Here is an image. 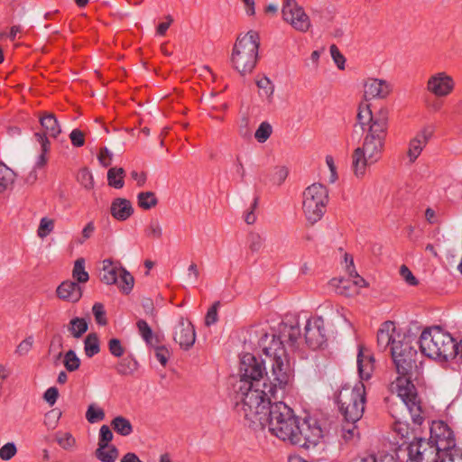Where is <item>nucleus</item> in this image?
<instances>
[{
	"mask_svg": "<svg viewBox=\"0 0 462 462\" xmlns=\"http://www.w3.org/2000/svg\"><path fill=\"white\" fill-rule=\"evenodd\" d=\"M400 274L409 285L416 286L419 283L417 278L412 274L411 270L404 264H402L400 268Z\"/></svg>",
	"mask_w": 462,
	"mask_h": 462,
	"instance_id": "57",
	"label": "nucleus"
},
{
	"mask_svg": "<svg viewBox=\"0 0 462 462\" xmlns=\"http://www.w3.org/2000/svg\"><path fill=\"white\" fill-rule=\"evenodd\" d=\"M282 17L295 30L307 32L310 27L309 16L295 0H283Z\"/></svg>",
	"mask_w": 462,
	"mask_h": 462,
	"instance_id": "11",
	"label": "nucleus"
},
{
	"mask_svg": "<svg viewBox=\"0 0 462 462\" xmlns=\"http://www.w3.org/2000/svg\"><path fill=\"white\" fill-rule=\"evenodd\" d=\"M54 441L60 448L67 450L72 449L76 445V439L73 435H56Z\"/></svg>",
	"mask_w": 462,
	"mask_h": 462,
	"instance_id": "46",
	"label": "nucleus"
},
{
	"mask_svg": "<svg viewBox=\"0 0 462 462\" xmlns=\"http://www.w3.org/2000/svg\"><path fill=\"white\" fill-rule=\"evenodd\" d=\"M391 91L389 84L382 79H369L365 83L364 97L365 100L372 98H384Z\"/></svg>",
	"mask_w": 462,
	"mask_h": 462,
	"instance_id": "19",
	"label": "nucleus"
},
{
	"mask_svg": "<svg viewBox=\"0 0 462 462\" xmlns=\"http://www.w3.org/2000/svg\"><path fill=\"white\" fill-rule=\"evenodd\" d=\"M273 133L272 125L268 122H263L255 131L254 137L259 143H264Z\"/></svg>",
	"mask_w": 462,
	"mask_h": 462,
	"instance_id": "43",
	"label": "nucleus"
},
{
	"mask_svg": "<svg viewBox=\"0 0 462 462\" xmlns=\"http://www.w3.org/2000/svg\"><path fill=\"white\" fill-rule=\"evenodd\" d=\"M374 357L364 353L363 347H359L357 355V369L362 380H369L374 370Z\"/></svg>",
	"mask_w": 462,
	"mask_h": 462,
	"instance_id": "23",
	"label": "nucleus"
},
{
	"mask_svg": "<svg viewBox=\"0 0 462 462\" xmlns=\"http://www.w3.org/2000/svg\"><path fill=\"white\" fill-rule=\"evenodd\" d=\"M258 201H259V198L255 197L254 199V202L251 206V209L245 214V221L248 225H253L256 221V217H255L254 211L258 206Z\"/></svg>",
	"mask_w": 462,
	"mask_h": 462,
	"instance_id": "62",
	"label": "nucleus"
},
{
	"mask_svg": "<svg viewBox=\"0 0 462 462\" xmlns=\"http://www.w3.org/2000/svg\"><path fill=\"white\" fill-rule=\"evenodd\" d=\"M305 342L312 350L322 349L327 346V335L324 328V319L321 317L309 319L305 325Z\"/></svg>",
	"mask_w": 462,
	"mask_h": 462,
	"instance_id": "12",
	"label": "nucleus"
},
{
	"mask_svg": "<svg viewBox=\"0 0 462 462\" xmlns=\"http://www.w3.org/2000/svg\"><path fill=\"white\" fill-rule=\"evenodd\" d=\"M34 137L36 141L41 144V154L38 156L35 162V168H43L48 162L47 153L51 149V143L45 134L35 133Z\"/></svg>",
	"mask_w": 462,
	"mask_h": 462,
	"instance_id": "26",
	"label": "nucleus"
},
{
	"mask_svg": "<svg viewBox=\"0 0 462 462\" xmlns=\"http://www.w3.org/2000/svg\"><path fill=\"white\" fill-rule=\"evenodd\" d=\"M249 249L253 253H257L263 245L264 238L257 232H250L247 236Z\"/></svg>",
	"mask_w": 462,
	"mask_h": 462,
	"instance_id": "41",
	"label": "nucleus"
},
{
	"mask_svg": "<svg viewBox=\"0 0 462 462\" xmlns=\"http://www.w3.org/2000/svg\"><path fill=\"white\" fill-rule=\"evenodd\" d=\"M63 364L69 372H74L79 368L80 359L78 357L75 351L70 349L65 354Z\"/></svg>",
	"mask_w": 462,
	"mask_h": 462,
	"instance_id": "38",
	"label": "nucleus"
},
{
	"mask_svg": "<svg viewBox=\"0 0 462 462\" xmlns=\"http://www.w3.org/2000/svg\"><path fill=\"white\" fill-rule=\"evenodd\" d=\"M69 139L73 146L81 147L85 144V134L84 133L76 128L69 134Z\"/></svg>",
	"mask_w": 462,
	"mask_h": 462,
	"instance_id": "56",
	"label": "nucleus"
},
{
	"mask_svg": "<svg viewBox=\"0 0 462 462\" xmlns=\"http://www.w3.org/2000/svg\"><path fill=\"white\" fill-rule=\"evenodd\" d=\"M56 292L60 300L76 303L82 297V287L76 282L67 280L58 286Z\"/></svg>",
	"mask_w": 462,
	"mask_h": 462,
	"instance_id": "17",
	"label": "nucleus"
},
{
	"mask_svg": "<svg viewBox=\"0 0 462 462\" xmlns=\"http://www.w3.org/2000/svg\"><path fill=\"white\" fill-rule=\"evenodd\" d=\"M268 421L269 430L272 433H325L331 430L332 422L326 418H319L316 414L307 413L301 421L294 415L293 410L282 402L270 403L266 415L263 416Z\"/></svg>",
	"mask_w": 462,
	"mask_h": 462,
	"instance_id": "3",
	"label": "nucleus"
},
{
	"mask_svg": "<svg viewBox=\"0 0 462 462\" xmlns=\"http://www.w3.org/2000/svg\"><path fill=\"white\" fill-rule=\"evenodd\" d=\"M33 345V337L29 336L23 339L16 347L15 354L18 356H25L32 349Z\"/></svg>",
	"mask_w": 462,
	"mask_h": 462,
	"instance_id": "52",
	"label": "nucleus"
},
{
	"mask_svg": "<svg viewBox=\"0 0 462 462\" xmlns=\"http://www.w3.org/2000/svg\"><path fill=\"white\" fill-rule=\"evenodd\" d=\"M265 375L267 372L264 360L251 353L243 355L239 364L240 380L236 385H246L247 390L252 386H260Z\"/></svg>",
	"mask_w": 462,
	"mask_h": 462,
	"instance_id": "10",
	"label": "nucleus"
},
{
	"mask_svg": "<svg viewBox=\"0 0 462 462\" xmlns=\"http://www.w3.org/2000/svg\"><path fill=\"white\" fill-rule=\"evenodd\" d=\"M155 351V356L162 366H166L171 356L170 350L164 346H152Z\"/></svg>",
	"mask_w": 462,
	"mask_h": 462,
	"instance_id": "49",
	"label": "nucleus"
},
{
	"mask_svg": "<svg viewBox=\"0 0 462 462\" xmlns=\"http://www.w3.org/2000/svg\"><path fill=\"white\" fill-rule=\"evenodd\" d=\"M111 427L116 433H131L133 431L130 420L122 416L116 417L111 422Z\"/></svg>",
	"mask_w": 462,
	"mask_h": 462,
	"instance_id": "37",
	"label": "nucleus"
},
{
	"mask_svg": "<svg viewBox=\"0 0 462 462\" xmlns=\"http://www.w3.org/2000/svg\"><path fill=\"white\" fill-rule=\"evenodd\" d=\"M16 173L5 163L0 162V193L11 187L14 183Z\"/></svg>",
	"mask_w": 462,
	"mask_h": 462,
	"instance_id": "28",
	"label": "nucleus"
},
{
	"mask_svg": "<svg viewBox=\"0 0 462 462\" xmlns=\"http://www.w3.org/2000/svg\"><path fill=\"white\" fill-rule=\"evenodd\" d=\"M136 327L147 345L153 346V341H155V343H159L158 337H153V332L145 320L139 319L136 323Z\"/></svg>",
	"mask_w": 462,
	"mask_h": 462,
	"instance_id": "35",
	"label": "nucleus"
},
{
	"mask_svg": "<svg viewBox=\"0 0 462 462\" xmlns=\"http://www.w3.org/2000/svg\"><path fill=\"white\" fill-rule=\"evenodd\" d=\"M116 284L124 294L128 295L133 290L134 278L125 268L121 266L118 273V282Z\"/></svg>",
	"mask_w": 462,
	"mask_h": 462,
	"instance_id": "27",
	"label": "nucleus"
},
{
	"mask_svg": "<svg viewBox=\"0 0 462 462\" xmlns=\"http://www.w3.org/2000/svg\"><path fill=\"white\" fill-rule=\"evenodd\" d=\"M158 199L152 191H142L137 195V204L144 210H149L158 205Z\"/></svg>",
	"mask_w": 462,
	"mask_h": 462,
	"instance_id": "32",
	"label": "nucleus"
},
{
	"mask_svg": "<svg viewBox=\"0 0 462 462\" xmlns=\"http://www.w3.org/2000/svg\"><path fill=\"white\" fill-rule=\"evenodd\" d=\"M323 435H305L306 445H304L305 450L314 449L321 440Z\"/></svg>",
	"mask_w": 462,
	"mask_h": 462,
	"instance_id": "59",
	"label": "nucleus"
},
{
	"mask_svg": "<svg viewBox=\"0 0 462 462\" xmlns=\"http://www.w3.org/2000/svg\"><path fill=\"white\" fill-rule=\"evenodd\" d=\"M279 437V435H277ZM280 439L287 445L304 448L306 445L305 435H281Z\"/></svg>",
	"mask_w": 462,
	"mask_h": 462,
	"instance_id": "44",
	"label": "nucleus"
},
{
	"mask_svg": "<svg viewBox=\"0 0 462 462\" xmlns=\"http://www.w3.org/2000/svg\"><path fill=\"white\" fill-rule=\"evenodd\" d=\"M256 85L263 91L260 95H264L265 97H270L273 94L274 87L267 77H263L256 80Z\"/></svg>",
	"mask_w": 462,
	"mask_h": 462,
	"instance_id": "47",
	"label": "nucleus"
},
{
	"mask_svg": "<svg viewBox=\"0 0 462 462\" xmlns=\"http://www.w3.org/2000/svg\"><path fill=\"white\" fill-rule=\"evenodd\" d=\"M391 356L399 374L393 385L409 410L413 423L421 425L424 420L423 411L417 389L412 383L420 374L418 364L421 365V361L418 362V352L410 339L403 337L401 344L392 347Z\"/></svg>",
	"mask_w": 462,
	"mask_h": 462,
	"instance_id": "2",
	"label": "nucleus"
},
{
	"mask_svg": "<svg viewBox=\"0 0 462 462\" xmlns=\"http://www.w3.org/2000/svg\"><path fill=\"white\" fill-rule=\"evenodd\" d=\"M145 236L149 239L160 240L162 237V227L160 221L156 218L150 220L143 229Z\"/></svg>",
	"mask_w": 462,
	"mask_h": 462,
	"instance_id": "36",
	"label": "nucleus"
},
{
	"mask_svg": "<svg viewBox=\"0 0 462 462\" xmlns=\"http://www.w3.org/2000/svg\"><path fill=\"white\" fill-rule=\"evenodd\" d=\"M95 231V226L92 221L88 222L85 227L82 230V240L79 241V243H84L87 239L92 236L93 233Z\"/></svg>",
	"mask_w": 462,
	"mask_h": 462,
	"instance_id": "63",
	"label": "nucleus"
},
{
	"mask_svg": "<svg viewBox=\"0 0 462 462\" xmlns=\"http://www.w3.org/2000/svg\"><path fill=\"white\" fill-rule=\"evenodd\" d=\"M220 306L219 301H216L213 305L208 309L206 317H205V324L209 327L215 324L217 321V308Z\"/></svg>",
	"mask_w": 462,
	"mask_h": 462,
	"instance_id": "51",
	"label": "nucleus"
},
{
	"mask_svg": "<svg viewBox=\"0 0 462 462\" xmlns=\"http://www.w3.org/2000/svg\"><path fill=\"white\" fill-rule=\"evenodd\" d=\"M72 277L76 282L86 283L89 280L88 273L85 270V259L78 258L73 266Z\"/></svg>",
	"mask_w": 462,
	"mask_h": 462,
	"instance_id": "34",
	"label": "nucleus"
},
{
	"mask_svg": "<svg viewBox=\"0 0 462 462\" xmlns=\"http://www.w3.org/2000/svg\"><path fill=\"white\" fill-rule=\"evenodd\" d=\"M430 440H432V446L437 449L439 458L448 456V451L456 448L455 435H430Z\"/></svg>",
	"mask_w": 462,
	"mask_h": 462,
	"instance_id": "22",
	"label": "nucleus"
},
{
	"mask_svg": "<svg viewBox=\"0 0 462 462\" xmlns=\"http://www.w3.org/2000/svg\"><path fill=\"white\" fill-rule=\"evenodd\" d=\"M173 340L180 345V348L189 350L195 343L196 333L192 323L180 317L174 327Z\"/></svg>",
	"mask_w": 462,
	"mask_h": 462,
	"instance_id": "15",
	"label": "nucleus"
},
{
	"mask_svg": "<svg viewBox=\"0 0 462 462\" xmlns=\"http://www.w3.org/2000/svg\"><path fill=\"white\" fill-rule=\"evenodd\" d=\"M17 452L14 442H8L0 448V458L5 461L10 460Z\"/></svg>",
	"mask_w": 462,
	"mask_h": 462,
	"instance_id": "48",
	"label": "nucleus"
},
{
	"mask_svg": "<svg viewBox=\"0 0 462 462\" xmlns=\"http://www.w3.org/2000/svg\"><path fill=\"white\" fill-rule=\"evenodd\" d=\"M429 438H419L409 446V459L407 462H439L437 449L432 446Z\"/></svg>",
	"mask_w": 462,
	"mask_h": 462,
	"instance_id": "13",
	"label": "nucleus"
},
{
	"mask_svg": "<svg viewBox=\"0 0 462 462\" xmlns=\"http://www.w3.org/2000/svg\"><path fill=\"white\" fill-rule=\"evenodd\" d=\"M125 171L123 168L113 167L107 171V181L110 187L122 189L125 185L124 178Z\"/></svg>",
	"mask_w": 462,
	"mask_h": 462,
	"instance_id": "31",
	"label": "nucleus"
},
{
	"mask_svg": "<svg viewBox=\"0 0 462 462\" xmlns=\"http://www.w3.org/2000/svg\"><path fill=\"white\" fill-rule=\"evenodd\" d=\"M430 433H453L450 427L443 420H433L430 427Z\"/></svg>",
	"mask_w": 462,
	"mask_h": 462,
	"instance_id": "53",
	"label": "nucleus"
},
{
	"mask_svg": "<svg viewBox=\"0 0 462 462\" xmlns=\"http://www.w3.org/2000/svg\"><path fill=\"white\" fill-rule=\"evenodd\" d=\"M97 159H98L99 163L103 167L106 168V167L110 166L112 163L113 153L106 147H102L99 150Z\"/></svg>",
	"mask_w": 462,
	"mask_h": 462,
	"instance_id": "54",
	"label": "nucleus"
},
{
	"mask_svg": "<svg viewBox=\"0 0 462 462\" xmlns=\"http://www.w3.org/2000/svg\"><path fill=\"white\" fill-rule=\"evenodd\" d=\"M54 229V220L48 218V217H42L40 221V225L37 230V235L41 238H44L47 236H49Z\"/></svg>",
	"mask_w": 462,
	"mask_h": 462,
	"instance_id": "42",
	"label": "nucleus"
},
{
	"mask_svg": "<svg viewBox=\"0 0 462 462\" xmlns=\"http://www.w3.org/2000/svg\"><path fill=\"white\" fill-rule=\"evenodd\" d=\"M105 418V412L102 408L92 403L88 406L86 412V419L90 423H96L103 420Z\"/></svg>",
	"mask_w": 462,
	"mask_h": 462,
	"instance_id": "39",
	"label": "nucleus"
},
{
	"mask_svg": "<svg viewBox=\"0 0 462 462\" xmlns=\"http://www.w3.org/2000/svg\"><path fill=\"white\" fill-rule=\"evenodd\" d=\"M121 266L122 265L119 262H113L111 259H105L100 272V281L110 285L117 283L118 273Z\"/></svg>",
	"mask_w": 462,
	"mask_h": 462,
	"instance_id": "24",
	"label": "nucleus"
},
{
	"mask_svg": "<svg viewBox=\"0 0 462 462\" xmlns=\"http://www.w3.org/2000/svg\"><path fill=\"white\" fill-rule=\"evenodd\" d=\"M291 330L289 336V346L292 349L297 348L298 341L300 338V328L298 325H291Z\"/></svg>",
	"mask_w": 462,
	"mask_h": 462,
	"instance_id": "58",
	"label": "nucleus"
},
{
	"mask_svg": "<svg viewBox=\"0 0 462 462\" xmlns=\"http://www.w3.org/2000/svg\"><path fill=\"white\" fill-rule=\"evenodd\" d=\"M263 389L259 386H252L246 389V385H234L236 392V406H240L246 419L252 420L254 416L257 417L259 421L263 420L266 411L271 403L270 396H274L277 387L281 388L278 383L273 379L269 384L265 382L262 383Z\"/></svg>",
	"mask_w": 462,
	"mask_h": 462,
	"instance_id": "5",
	"label": "nucleus"
},
{
	"mask_svg": "<svg viewBox=\"0 0 462 462\" xmlns=\"http://www.w3.org/2000/svg\"><path fill=\"white\" fill-rule=\"evenodd\" d=\"M455 88V81L446 72L431 75L427 81V90L438 97L448 96Z\"/></svg>",
	"mask_w": 462,
	"mask_h": 462,
	"instance_id": "14",
	"label": "nucleus"
},
{
	"mask_svg": "<svg viewBox=\"0 0 462 462\" xmlns=\"http://www.w3.org/2000/svg\"><path fill=\"white\" fill-rule=\"evenodd\" d=\"M356 121L365 132V136L362 146L353 152L352 169L357 178H363L366 168L382 157L388 134L389 109L381 107L378 111L372 112L369 105L361 103Z\"/></svg>",
	"mask_w": 462,
	"mask_h": 462,
	"instance_id": "1",
	"label": "nucleus"
},
{
	"mask_svg": "<svg viewBox=\"0 0 462 462\" xmlns=\"http://www.w3.org/2000/svg\"><path fill=\"white\" fill-rule=\"evenodd\" d=\"M330 53H331L332 59H333L334 62L337 64V68L339 69H344L346 59L335 44H332L330 46Z\"/></svg>",
	"mask_w": 462,
	"mask_h": 462,
	"instance_id": "55",
	"label": "nucleus"
},
{
	"mask_svg": "<svg viewBox=\"0 0 462 462\" xmlns=\"http://www.w3.org/2000/svg\"><path fill=\"white\" fill-rule=\"evenodd\" d=\"M430 136L431 132H429L427 129H423L422 131L418 133L413 139L410 141L407 155L411 163H413L420 156L423 148L428 143Z\"/></svg>",
	"mask_w": 462,
	"mask_h": 462,
	"instance_id": "20",
	"label": "nucleus"
},
{
	"mask_svg": "<svg viewBox=\"0 0 462 462\" xmlns=\"http://www.w3.org/2000/svg\"><path fill=\"white\" fill-rule=\"evenodd\" d=\"M88 329V324L86 319L75 317L70 319L68 325V330L75 338H80Z\"/></svg>",
	"mask_w": 462,
	"mask_h": 462,
	"instance_id": "29",
	"label": "nucleus"
},
{
	"mask_svg": "<svg viewBox=\"0 0 462 462\" xmlns=\"http://www.w3.org/2000/svg\"><path fill=\"white\" fill-rule=\"evenodd\" d=\"M92 312L95 317V320L98 325L106 326L107 324L106 311L102 303L96 302L92 307Z\"/></svg>",
	"mask_w": 462,
	"mask_h": 462,
	"instance_id": "45",
	"label": "nucleus"
},
{
	"mask_svg": "<svg viewBox=\"0 0 462 462\" xmlns=\"http://www.w3.org/2000/svg\"><path fill=\"white\" fill-rule=\"evenodd\" d=\"M328 190L321 183H313L303 191L302 209L307 220L315 224L326 212Z\"/></svg>",
	"mask_w": 462,
	"mask_h": 462,
	"instance_id": "9",
	"label": "nucleus"
},
{
	"mask_svg": "<svg viewBox=\"0 0 462 462\" xmlns=\"http://www.w3.org/2000/svg\"><path fill=\"white\" fill-rule=\"evenodd\" d=\"M59 396V391L56 387H50L44 393L43 398L50 404L53 405Z\"/></svg>",
	"mask_w": 462,
	"mask_h": 462,
	"instance_id": "61",
	"label": "nucleus"
},
{
	"mask_svg": "<svg viewBox=\"0 0 462 462\" xmlns=\"http://www.w3.org/2000/svg\"><path fill=\"white\" fill-rule=\"evenodd\" d=\"M395 333V325L393 321H385L382 324L377 332V346L381 351H385L390 347L392 352V347L401 344L402 339L397 340Z\"/></svg>",
	"mask_w": 462,
	"mask_h": 462,
	"instance_id": "16",
	"label": "nucleus"
},
{
	"mask_svg": "<svg viewBox=\"0 0 462 462\" xmlns=\"http://www.w3.org/2000/svg\"><path fill=\"white\" fill-rule=\"evenodd\" d=\"M114 435H100L96 457L101 462H115L118 457L117 448L110 444Z\"/></svg>",
	"mask_w": 462,
	"mask_h": 462,
	"instance_id": "18",
	"label": "nucleus"
},
{
	"mask_svg": "<svg viewBox=\"0 0 462 462\" xmlns=\"http://www.w3.org/2000/svg\"><path fill=\"white\" fill-rule=\"evenodd\" d=\"M289 171L285 166L276 168V171L273 176V181L277 185H281L287 178Z\"/></svg>",
	"mask_w": 462,
	"mask_h": 462,
	"instance_id": "60",
	"label": "nucleus"
},
{
	"mask_svg": "<svg viewBox=\"0 0 462 462\" xmlns=\"http://www.w3.org/2000/svg\"><path fill=\"white\" fill-rule=\"evenodd\" d=\"M291 330V324L282 322L278 328V334L269 336L265 333L260 339L263 352L272 362L273 376L281 389H284L293 377V370L284 346L285 344L289 346Z\"/></svg>",
	"mask_w": 462,
	"mask_h": 462,
	"instance_id": "4",
	"label": "nucleus"
},
{
	"mask_svg": "<svg viewBox=\"0 0 462 462\" xmlns=\"http://www.w3.org/2000/svg\"><path fill=\"white\" fill-rule=\"evenodd\" d=\"M423 356L439 361L456 357L455 339L439 327L426 328L418 341Z\"/></svg>",
	"mask_w": 462,
	"mask_h": 462,
	"instance_id": "7",
	"label": "nucleus"
},
{
	"mask_svg": "<svg viewBox=\"0 0 462 462\" xmlns=\"http://www.w3.org/2000/svg\"><path fill=\"white\" fill-rule=\"evenodd\" d=\"M110 213L115 219L125 221L134 214V208L130 200L116 198L111 203Z\"/></svg>",
	"mask_w": 462,
	"mask_h": 462,
	"instance_id": "21",
	"label": "nucleus"
},
{
	"mask_svg": "<svg viewBox=\"0 0 462 462\" xmlns=\"http://www.w3.org/2000/svg\"><path fill=\"white\" fill-rule=\"evenodd\" d=\"M259 47L260 36L255 31L251 30L246 34L237 37L231 54V63L241 76L250 74L254 69Z\"/></svg>",
	"mask_w": 462,
	"mask_h": 462,
	"instance_id": "8",
	"label": "nucleus"
},
{
	"mask_svg": "<svg viewBox=\"0 0 462 462\" xmlns=\"http://www.w3.org/2000/svg\"><path fill=\"white\" fill-rule=\"evenodd\" d=\"M108 349L112 356L121 357L125 353V347L118 338H111L108 341Z\"/></svg>",
	"mask_w": 462,
	"mask_h": 462,
	"instance_id": "50",
	"label": "nucleus"
},
{
	"mask_svg": "<svg viewBox=\"0 0 462 462\" xmlns=\"http://www.w3.org/2000/svg\"><path fill=\"white\" fill-rule=\"evenodd\" d=\"M77 180L87 189L94 188V178L88 168H82L79 171Z\"/></svg>",
	"mask_w": 462,
	"mask_h": 462,
	"instance_id": "40",
	"label": "nucleus"
},
{
	"mask_svg": "<svg viewBox=\"0 0 462 462\" xmlns=\"http://www.w3.org/2000/svg\"><path fill=\"white\" fill-rule=\"evenodd\" d=\"M137 368V361L132 356H127L117 364L116 370L121 375H129L136 371Z\"/></svg>",
	"mask_w": 462,
	"mask_h": 462,
	"instance_id": "33",
	"label": "nucleus"
},
{
	"mask_svg": "<svg viewBox=\"0 0 462 462\" xmlns=\"http://www.w3.org/2000/svg\"><path fill=\"white\" fill-rule=\"evenodd\" d=\"M85 355L91 358L100 352V342L97 333H89L84 340Z\"/></svg>",
	"mask_w": 462,
	"mask_h": 462,
	"instance_id": "30",
	"label": "nucleus"
},
{
	"mask_svg": "<svg viewBox=\"0 0 462 462\" xmlns=\"http://www.w3.org/2000/svg\"><path fill=\"white\" fill-rule=\"evenodd\" d=\"M365 401V386L362 382L356 383L351 389L344 388L339 392L337 402L343 416L341 433H354L356 423L364 414Z\"/></svg>",
	"mask_w": 462,
	"mask_h": 462,
	"instance_id": "6",
	"label": "nucleus"
},
{
	"mask_svg": "<svg viewBox=\"0 0 462 462\" xmlns=\"http://www.w3.org/2000/svg\"><path fill=\"white\" fill-rule=\"evenodd\" d=\"M40 124L45 130L43 133L45 134V136L49 134L51 137L57 138L58 135L61 133L59 122L52 113H45L43 116H42L40 117Z\"/></svg>",
	"mask_w": 462,
	"mask_h": 462,
	"instance_id": "25",
	"label": "nucleus"
},
{
	"mask_svg": "<svg viewBox=\"0 0 462 462\" xmlns=\"http://www.w3.org/2000/svg\"><path fill=\"white\" fill-rule=\"evenodd\" d=\"M131 177L136 180L138 187H143L147 180V175L144 171L137 172L136 171H131Z\"/></svg>",
	"mask_w": 462,
	"mask_h": 462,
	"instance_id": "64",
	"label": "nucleus"
}]
</instances>
